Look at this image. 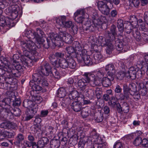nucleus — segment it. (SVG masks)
<instances>
[{
	"label": "nucleus",
	"mask_w": 148,
	"mask_h": 148,
	"mask_svg": "<svg viewBox=\"0 0 148 148\" xmlns=\"http://www.w3.org/2000/svg\"><path fill=\"white\" fill-rule=\"evenodd\" d=\"M102 83L103 86L105 87L110 86L112 85V82L106 77H103L102 79Z\"/></svg>",
	"instance_id": "obj_34"
},
{
	"label": "nucleus",
	"mask_w": 148,
	"mask_h": 148,
	"mask_svg": "<svg viewBox=\"0 0 148 148\" xmlns=\"http://www.w3.org/2000/svg\"><path fill=\"white\" fill-rule=\"evenodd\" d=\"M143 73L140 69H137L136 73V78L140 79L143 76Z\"/></svg>",
	"instance_id": "obj_63"
},
{
	"label": "nucleus",
	"mask_w": 148,
	"mask_h": 148,
	"mask_svg": "<svg viewBox=\"0 0 148 148\" xmlns=\"http://www.w3.org/2000/svg\"><path fill=\"white\" fill-rule=\"evenodd\" d=\"M14 142V144L17 146H19L20 144H22L24 140V136L22 134H19L17 136Z\"/></svg>",
	"instance_id": "obj_20"
},
{
	"label": "nucleus",
	"mask_w": 148,
	"mask_h": 148,
	"mask_svg": "<svg viewBox=\"0 0 148 148\" xmlns=\"http://www.w3.org/2000/svg\"><path fill=\"white\" fill-rule=\"evenodd\" d=\"M84 90V91L81 93H83V94H86V95L88 96H92L94 95V91L91 89H87L86 88Z\"/></svg>",
	"instance_id": "obj_48"
},
{
	"label": "nucleus",
	"mask_w": 148,
	"mask_h": 148,
	"mask_svg": "<svg viewBox=\"0 0 148 148\" xmlns=\"http://www.w3.org/2000/svg\"><path fill=\"white\" fill-rule=\"evenodd\" d=\"M93 144L90 146V148H103L102 147L103 140L101 138L97 135H93L90 141Z\"/></svg>",
	"instance_id": "obj_5"
},
{
	"label": "nucleus",
	"mask_w": 148,
	"mask_h": 148,
	"mask_svg": "<svg viewBox=\"0 0 148 148\" xmlns=\"http://www.w3.org/2000/svg\"><path fill=\"white\" fill-rule=\"evenodd\" d=\"M123 21L121 19H119L117 21L116 25L119 31L121 33L123 32L124 31V27L125 26V24Z\"/></svg>",
	"instance_id": "obj_21"
},
{
	"label": "nucleus",
	"mask_w": 148,
	"mask_h": 148,
	"mask_svg": "<svg viewBox=\"0 0 148 148\" xmlns=\"http://www.w3.org/2000/svg\"><path fill=\"white\" fill-rule=\"evenodd\" d=\"M34 104L32 100L27 99H25L23 102V107L26 108H28L29 107L32 108Z\"/></svg>",
	"instance_id": "obj_27"
},
{
	"label": "nucleus",
	"mask_w": 148,
	"mask_h": 148,
	"mask_svg": "<svg viewBox=\"0 0 148 148\" xmlns=\"http://www.w3.org/2000/svg\"><path fill=\"white\" fill-rule=\"evenodd\" d=\"M85 76L84 75V77L82 79L79 80L78 82V85L79 87V90L80 91V92H83L84 91L87 87L86 85L87 84L86 79H85Z\"/></svg>",
	"instance_id": "obj_14"
},
{
	"label": "nucleus",
	"mask_w": 148,
	"mask_h": 148,
	"mask_svg": "<svg viewBox=\"0 0 148 148\" xmlns=\"http://www.w3.org/2000/svg\"><path fill=\"white\" fill-rule=\"evenodd\" d=\"M20 60L23 65L25 66H28L29 63L31 62L30 59L25 56H21Z\"/></svg>",
	"instance_id": "obj_31"
},
{
	"label": "nucleus",
	"mask_w": 148,
	"mask_h": 148,
	"mask_svg": "<svg viewBox=\"0 0 148 148\" xmlns=\"http://www.w3.org/2000/svg\"><path fill=\"white\" fill-rule=\"evenodd\" d=\"M25 36L27 37L29 39L32 38L33 37L34 38V33H32L31 31H26L25 34Z\"/></svg>",
	"instance_id": "obj_57"
},
{
	"label": "nucleus",
	"mask_w": 148,
	"mask_h": 148,
	"mask_svg": "<svg viewBox=\"0 0 148 148\" xmlns=\"http://www.w3.org/2000/svg\"><path fill=\"white\" fill-rule=\"evenodd\" d=\"M17 128L16 124L12 122H9L8 129L15 130Z\"/></svg>",
	"instance_id": "obj_62"
},
{
	"label": "nucleus",
	"mask_w": 148,
	"mask_h": 148,
	"mask_svg": "<svg viewBox=\"0 0 148 148\" xmlns=\"http://www.w3.org/2000/svg\"><path fill=\"white\" fill-rule=\"evenodd\" d=\"M121 38L122 37L121 36L120 38H118L115 40L116 49L119 51H121L123 50L124 46L126 45L127 42L126 38H123L122 39Z\"/></svg>",
	"instance_id": "obj_9"
},
{
	"label": "nucleus",
	"mask_w": 148,
	"mask_h": 148,
	"mask_svg": "<svg viewBox=\"0 0 148 148\" xmlns=\"http://www.w3.org/2000/svg\"><path fill=\"white\" fill-rule=\"evenodd\" d=\"M97 116L95 119V120L97 123H99L101 122L103 119V116L101 112L97 114Z\"/></svg>",
	"instance_id": "obj_55"
},
{
	"label": "nucleus",
	"mask_w": 148,
	"mask_h": 148,
	"mask_svg": "<svg viewBox=\"0 0 148 148\" xmlns=\"http://www.w3.org/2000/svg\"><path fill=\"white\" fill-rule=\"evenodd\" d=\"M142 38L145 41L148 40V31L143 32L142 33Z\"/></svg>",
	"instance_id": "obj_64"
},
{
	"label": "nucleus",
	"mask_w": 148,
	"mask_h": 148,
	"mask_svg": "<svg viewBox=\"0 0 148 148\" xmlns=\"http://www.w3.org/2000/svg\"><path fill=\"white\" fill-rule=\"evenodd\" d=\"M21 46L23 49H27L33 53V56L31 58L34 59L35 58V56L37 54L36 51V47L35 44L30 40L21 42Z\"/></svg>",
	"instance_id": "obj_4"
},
{
	"label": "nucleus",
	"mask_w": 148,
	"mask_h": 148,
	"mask_svg": "<svg viewBox=\"0 0 148 148\" xmlns=\"http://www.w3.org/2000/svg\"><path fill=\"white\" fill-rule=\"evenodd\" d=\"M78 52L77 51H74L73 52V53H71L68 56L69 57H70V58H72L73 59V58H77L78 60V58L79 56L78 55Z\"/></svg>",
	"instance_id": "obj_59"
},
{
	"label": "nucleus",
	"mask_w": 148,
	"mask_h": 148,
	"mask_svg": "<svg viewBox=\"0 0 148 148\" xmlns=\"http://www.w3.org/2000/svg\"><path fill=\"white\" fill-rule=\"evenodd\" d=\"M18 8L17 5H12L7 8L5 11L6 14H9L10 12H18Z\"/></svg>",
	"instance_id": "obj_25"
},
{
	"label": "nucleus",
	"mask_w": 148,
	"mask_h": 148,
	"mask_svg": "<svg viewBox=\"0 0 148 148\" xmlns=\"http://www.w3.org/2000/svg\"><path fill=\"white\" fill-rule=\"evenodd\" d=\"M75 20L78 23H82L83 21L85 19V18L82 16H75Z\"/></svg>",
	"instance_id": "obj_49"
},
{
	"label": "nucleus",
	"mask_w": 148,
	"mask_h": 148,
	"mask_svg": "<svg viewBox=\"0 0 148 148\" xmlns=\"http://www.w3.org/2000/svg\"><path fill=\"white\" fill-rule=\"evenodd\" d=\"M73 46L75 50L78 52V55L80 56L79 53L82 52V53L84 52L82 49V47L80 43L78 41H74L73 43Z\"/></svg>",
	"instance_id": "obj_22"
},
{
	"label": "nucleus",
	"mask_w": 148,
	"mask_h": 148,
	"mask_svg": "<svg viewBox=\"0 0 148 148\" xmlns=\"http://www.w3.org/2000/svg\"><path fill=\"white\" fill-rule=\"evenodd\" d=\"M105 69L106 71H108V72H112V73H115L114 67L112 64H109L107 65L106 66Z\"/></svg>",
	"instance_id": "obj_42"
},
{
	"label": "nucleus",
	"mask_w": 148,
	"mask_h": 148,
	"mask_svg": "<svg viewBox=\"0 0 148 148\" xmlns=\"http://www.w3.org/2000/svg\"><path fill=\"white\" fill-rule=\"evenodd\" d=\"M49 58L50 62L52 65L56 67H58V59L54 55H50Z\"/></svg>",
	"instance_id": "obj_24"
},
{
	"label": "nucleus",
	"mask_w": 148,
	"mask_h": 148,
	"mask_svg": "<svg viewBox=\"0 0 148 148\" xmlns=\"http://www.w3.org/2000/svg\"><path fill=\"white\" fill-rule=\"evenodd\" d=\"M123 94H120L119 96L116 97L121 100H124L125 99L128 100L132 95L133 93L128 89L127 84H123Z\"/></svg>",
	"instance_id": "obj_6"
},
{
	"label": "nucleus",
	"mask_w": 148,
	"mask_h": 148,
	"mask_svg": "<svg viewBox=\"0 0 148 148\" xmlns=\"http://www.w3.org/2000/svg\"><path fill=\"white\" fill-rule=\"evenodd\" d=\"M14 80H15V79H14L12 75L10 74L7 75L6 77H5V81L11 86H12V84H14Z\"/></svg>",
	"instance_id": "obj_37"
},
{
	"label": "nucleus",
	"mask_w": 148,
	"mask_h": 148,
	"mask_svg": "<svg viewBox=\"0 0 148 148\" xmlns=\"http://www.w3.org/2000/svg\"><path fill=\"white\" fill-rule=\"evenodd\" d=\"M6 69L7 72L12 73L16 77H19L21 75V73L13 67L12 65L9 66Z\"/></svg>",
	"instance_id": "obj_16"
},
{
	"label": "nucleus",
	"mask_w": 148,
	"mask_h": 148,
	"mask_svg": "<svg viewBox=\"0 0 148 148\" xmlns=\"http://www.w3.org/2000/svg\"><path fill=\"white\" fill-rule=\"evenodd\" d=\"M99 10L102 14L105 15H108L110 13V9L108 6L106 5H104L103 7L100 8Z\"/></svg>",
	"instance_id": "obj_36"
},
{
	"label": "nucleus",
	"mask_w": 148,
	"mask_h": 148,
	"mask_svg": "<svg viewBox=\"0 0 148 148\" xmlns=\"http://www.w3.org/2000/svg\"><path fill=\"white\" fill-rule=\"evenodd\" d=\"M11 103V99L10 98H5L0 101V106L3 108L0 110V114L3 118L7 117L10 114L16 116L21 114V110L18 108H13L10 106Z\"/></svg>",
	"instance_id": "obj_3"
},
{
	"label": "nucleus",
	"mask_w": 148,
	"mask_h": 148,
	"mask_svg": "<svg viewBox=\"0 0 148 148\" xmlns=\"http://www.w3.org/2000/svg\"><path fill=\"white\" fill-rule=\"evenodd\" d=\"M142 138L139 137H137L133 142V144L135 146H138L141 145Z\"/></svg>",
	"instance_id": "obj_51"
},
{
	"label": "nucleus",
	"mask_w": 148,
	"mask_h": 148,
	"mask_svg": "<svg viewBox=\"0 0 148 148\" xmlns=\"http://www.w3.org/2000/svg\"><path fill=\"white\" fill-rule=\"evenodd\" d=\"M44 34V32L40 28L36 29V32L34 33V37H36L37 41L38 39L39 38H42L43 37Z\"/></svg>",
	"instance_id": "obj_35"
},
{
	"label": "nucleus",
	"mask_w": 148,
	"mask_h": 148,
	"mask_svg": "<svg viewBox=\"0 0 148 148\" xmlns=\"http://www.w3.org/2000/svg\"><path fill=\"white\" fill-rule=\"evenodd\" d=\"M48 38L50 39L49 36L48 38H46V40L45 41L43 38H39L37 40V42L40 44H42L45 48L48 49L50 44V41Z\"/></svg>",
	"instance_id": "obj_17"
},
{
	"label": "nucleus",
	"mask_w": 148,
	"mask_h": 148,
	"mask_svg": "<svg viewBox=\"0 0 148 148\" xmlns=\"http://www.w3.org/2000/svg\"><path fill=\"white\" fill-rule=\"evenodd\" d=\"M71 108L75 112H78L80 111L82 109V104L80 102L73 101L71 105Z\"/></svg>",
	"instance_id": "obj_15"
},
{
	"label": "nucleus",
	"mask_w": 148,
	"mask_h": 148,
	"mask_svg": "<svg viewBox=\"0 0 148 148\" xmlns=\"http://www.w3.org/2000/svg\"><path fill=\"white\" fill-rule=\"evenodd\" d=\"M107 75V77H106V79H108L111 82L114 80L115 76V73H112V72H108Z\"/></svg>",
	"instance_id": "obj_50"
},
{
	"label": "nucleus",
	"mask_w": 148,
	"mask_h": 148,
	"mask_svg": "<svg viewBox=\"0 0 148 148\" xmlns=\"http://www.w3.org/2000/svg\"><path fill=\"white\" fill-rule=\"evenodd\" d=\"M73 101V100L69 97H67L64 98L62 102V105L65 107L69 105L71 103H72Z\"/></svg>",
	"instance_id": "obj_41"
},
{
	"label": "nucleus",
	"mask_w": 148,
	"mask_h": 148,
	"mask_svg": "<svg viewBox=\"0 0 148 148\" xmlns=\"http://www.w3.org/2000/svg\"><path fill=\"white\" fill-rule=\"evenodd\" d=\"M84 76H85L87 83H88L92 87H95L98 85L97 80L95 76L93 74L85 73Z\"/></svg>",
	"instance_id": "obj_8"
},
{
	"label": "nucleus",
	"mask_w": 148,
	"mask_h": 148,
	"mask_svg": "<svg viewBox=\"0 0 148 148\" xmlns=\"http://www.w3.org/2000/svg\"><path fill=\"white\" fill-rule=\"evenodd\" d=\"M21 103L20 99L16 98L13 101L12 105L14 107L18 106L20 105Z\"/></svg>",
	"instance_id": "obj_61"
},
{
	"label": "nucleus",
	"mask_w": 148,
	"mask_h": 148,
	"mask_svg": "<svg viewBox=\"0 0 148 148\" xmlns=\"http://www.w3.org/2000/svg\"><path fill=\"white\" fill-rule=\"evenodd\" d=\"M78 92L76 90L72 91L69 95V97H70L72 100L75 99L77 97Z\"/></svg>",
	"instance_id": "obj_53"
},
{
	"label": "nucleus",
	"mask_w": 148,
	"mask_h": 148,
	"mask_svg": "<svg viewBox=\"0 0 148 148\" xmlns=\"http://www.w3.org/2000/svg\"><path fill=\"white\" fill-rule=\"evenodd\" d=\"M58 64L60 67L64 69L68 68V56L66 58H62L59 60Z\"/></svg>",
	"instance_id": "obj_18"
},
{
	"label": "nucleus",
	"mask_w": 148,
	"mask_h": 148,
	"mask_svg": "<svg viewBox=\"0 0 148 148\" xmlns=\"http://www.w3.org/2000/svg\"><path fill=\"white\" fill-rule=\"evenodd\" d=\"M19 57L17 54H15L13 56V59L12 62L15 63L13 65V67L14 69L18 71V72H21L23 71V69L22 66L19 64H18L19 62Z\"/></svg>",
	"instance_id": "obj_13"
},
{
	"label": "nucleus",
	"mask_w": 148,
	"mask_h": 148,
	"mask_svg": "<svg viewBox=\"0 0 148 148\" xmlns=\"http://www.w3.org/2000/svg\"><path fill=\"white\" fill-rule=\"evenodd\" d=\"M132 35L134 38L138 41H140L142 39V37L140 35V33L138 30H136V29H133L132 32Z\"/></svg>",
	"instance_id": "obj_32"
},
{
	"label": "nucleus",
	"mask_w": 148,
	"mask_h": 148,
	"mask_svg": "<svg viewBox=\"0 0 148 148\" xmlns=\"http://www.w3.org/2000/svg\"><path fill=\"white\" fill-rule=\"evenodd\" d=\"M68 68L72 69L75 68L76 65L75 61L72 58H70L68 56Z\"/></svg>",
	"instance_id": "obj_29"
},
{
	"label": "nucleus",
	"mask_w": 148,
	"mask_h": 148,
	"mask_svg": "<svg viewBox=\"0 0 148 148\" xmlns=\"http://www.w3.org/2000/svg\"><path fill=\"white\" fill-rule=\"evenodd\" d=\"M58 34L51 33L49 38L52 43L58 47H60L63 45V42L68 44H71L74 40L73 37L66 32V29L64 27L58 28Z\"/></svg>",
	"instance_id": "obj_2"
},
{
	"label": "nucleus",
	"mask_w": 148,
	"mask_h": 148,
	"mask_svg": "<svg viewBox=\"0 0 148 148\" xmlns=\"http://www.w3.org/2000/svg\"><path fill=\"white\" fill-rule=\"evenodd\" d=\"M117 109L119 113L123 112L125 113H127L129 111V107L127 103L123 102L121 105L119 103L117 105Z\"/></svg>",
	"instance_id": "obj_12"
},
{
	"label": "nucleus",
	"mask_w": 148,
	"mask_h": 148,
	"mask_svg": "<svg viewBox=\"0 0 148 148\" xmlns=\"http://www.w3.org/2000/svg\"><path fill=\"white\" fill-rule=\"evenodd\" d=\"M80 56L78 58V61L79 62H83L85 65L89 66L92 65L93 62L89 55H88L84 52L82 53L80 52Z\"/></svg>",
	"instance_id": "obj_7"
},
{
	"label": "nucleus",
	"mask_w": 148,
	"mask_h": 148,
	"mask_svg": "<svg viewBox=\"0 0 148 148\" xmlns=\"http://www.w3.org/2000/svg\"><path fill=\"white\" fill-rule=\"evenodd\" d=\"M51 148H58L60 146V142L58 140L52 139L50 142Z\"/></svg>",
	"instance_id": "obj_28"
},
{
	"label": "nucleus",
	"mask_w": 148,
	"mask_h": 148,
	"mask_svg": "<svg viewBox=\"0 0 148 148\" xmlns=\"http://www.w3.org/2000/svg\"><path fill=\"white\" fill-rule=\"evenodd\" d=\"M61 123L62 124L65 125V128L63 129L62 130L63 132H64V133H66L65 132L66 130H67V134L68 135H69L70 134V132L71 129H70L67 126L68 124V122L66 120H64Z\"/></svg>",
	"instance_id": "obj_38"
},
{
	"label": "nucleus",
	"mask_w": 148,
	"mask_h": 148,
	"mask_svg": "<svg viewBox=\"0 0 148 148\" xmlns=\"http://www.w3.org/2000/svg\"><path fill=\"white\" fill-rule=\"evenodd\" d=\"M23 55H22L21 56H25L26 57H28L29 59H30V54H32L33 53L32 52L30 51H29L27 49H23Z\"/></svg>",
	"instance_id": "obj_54"
},
{
	"label": "nucleus",
	"mask_w": 148,
	"mask_h": 148,
	"mask_svg": "<svg viewBox=\"0 0 148 148\" xmlns=\"http://www.w3.org/2000/svg\"><path fill=\"white\" fill-rule=\"evenodd\" d=\"M102 89L101 88H97L96 89V97L97 99H100L102 96Z\"/></svg>",
	"instance_id": "obj_60"
},
{
	"label": "nucleus",
	"mask_w": 148,
	"mask_h": 148,
	"mask_svg": "<svg viewBox=\"0 0 148 148\" xmlns=\"http://www.w3.org/2000/svg\"><path fill=\"white\" fill-rule=\"evenodd\" d=\"M0 87L1 88L4 90H12L11 88L13 87L12 86H11L7 82H3L2 83L0 84Z\"/></svg>",
	"instance_id": "obj_44"
},
{
	"label": "nucleus",
	"mask_w": 148,
	"mask_h": 148,
	"mask_svg": "<svg viewBox=\"0 0 148 148\" xmlns=\"http://www.w3.org/2000/svg\"><path fill=\"white\" fill-rule=\"evenodd\" d=\"M107 47L106 49V52L108 54H110L112 52V51L113 50V45L111 43L107 45L106 46Z\"/></svg>",
	"instance_id": "obj_56"
},
{
	"label": "nucleus",
	"mask_w": 148,
	"mask_h": 148,
	"mask_svg": "<svg viewBox=\"0 0 148 148\" xmlns=\"http://www.w3.org/2000/svg\"><path fill=\"white\" fill-rule=\"evenodd\" d=\"M116 100L115 98V97H111V99L109 101L108 103L109 105L112 108L115 107V106L117 108V105L119 103H117Z\"/></svg>",
	"instance_id": "obj_40"
},
{
	"label": "nucleus",
	"mask_w": 148,
	"mask_h": 148,
	"mask_svg": "<svg viewBox=\"0 0 148 148\" xmlns=\"http://www.w3.org/2000/svg\"><path fill=\"white\" fill-rule=\"evenodd\" d=\"M137 69L131 67L129 69L128 73L130 78L133 80L136 78Z\"/></svg>",
	"instance_id": "obj_26"
},
{
	"label": "nucleus",
	"mask_w": 148,
	"mask_h": 148,
	"mask_svg": "<svg viewBox=\"0 0 148 148\" xmlns=\"http://www.w3.org/2000/svg\"><path fill=\"white\" fill-rule=\"evenodd\" d=\"M127 87L128 89L132 93H134L137 91L136 86L134 83H131L128 85L127 84Z\"/></svg>",
	"instance_id": "obj_39"
},
{
	"label": "nucleus",
	"mask_w": 148,
	"mask_h": 148,
	"mask_svg": "<svg viewBox=\"0 0 148 148\" xmlns=\"http://www.w3.org/2000/svg\"><path fill=\"white\" fill-rule=\"evenodd\" d=\"M139 89V93L140 95L142 96H145L147 93V89L145 87H144L140 88Z\"/></svg>",
	"instance_id": "obj_58"
},
{
	"label": "nucleus",
	"mask_w": 148,
	"mask_h": 148,
	"mask_svg": "<svg viewBox=\"0 0 148 148\" xmlns=\"http://www.w3.org/2000/svg\"><path fill=\"white\" fill-rule=\"evenodd\" d=\"M125 74L123 71H120L116 75V77L117 79L119 80H122L125 77Z\"/></svg>",
	"instance_id": "obj_52"
},
{
	"label": "nucleus",
	"mask_w": 148,
	"mask_h": 148,
	"mask_svg": "<svg viewBox=\"0 0 148 148\" xmlns=\"http://www.w3.org/2000/svg\"><path fill=\"white\" fill-rule=\"evenodd\" d=\"M93 19V27H95V29L96 28L100 26L101 22L100 21L99 19L98 18L97 15L95 17H92Z\"/></svg>",
	"instance_id": "obj_33"
},
{
	"label": "nucleus",
	"mask_w": 148,
	"mask_h": 148,
	"mask_svg": "<svg viewBox=\"0 0 148 148\" xmlns=\"http://www.w3.org/2000/svg\"><path fill=\"white\" fill-rule=\"evenodd\" d=\"M125 27H124V30L126 33L130 34L132 31H133V30H132V25L130 24H125Z\"/></svg>",
	"instance_id": "obj_45"
},
{
	"label": "nucleus",
	"mask_w": 148,
	"mask_h": 148,
	"mask_svg": "<svg viewBox=\"0 0 148 148\" xmlns=\"http://www.w3.org/2000/svg\"><path fill=\"white\" fill-rule=\"evenodd\" d=\"M99 42L100 43V45L102 46H106L107 45H109L110 43H109L108 42H106V40L102 36L99 37Z\"/></svg>",
	"instance_id": "obj_46"
},
{
	"label": "nucleus",
	"mask_w": 148,
	"mask_h": 148,
	"mask_svg": "<svg viewBox=\"0 0 148 148\" xmlns=\"http://www.w3.org/2000/svg\"><path fill=\"white\" fill-rule=\"evenodd\" d=\"M14 25V23L13 21L8 18L1 16L0 17V26L3 27L5 26L11 27Z\"/></svg>",
	"instance_id": "obj_10"
},
{
	"label": "nucleus",
	"mask_w": 148,
	"mask_h": 148,
	"mask_svg": "<svg viewBox=\"0 0 148 148\" xmlns=\"http://www.w3.org/2000/svg\"><path fill=\"white\" fill-rule=\"evenodd\" d=\"M31 108L30 109L27 110L34 116L38 110V106L37 104H34V106Z\"/></svg>",
	"instance_id": "obj_47"
},
{
	"label": "nucleus",
	"mask_w": 148,
	"mask_h": 148,
	"mask_svg": "<svg viewBox=\"0 0 148 148\" xmlns=\"http://www.w3.org/2000/svg\"><path fill=\"white\" fill-rule=\"evenodd\" d=\"M66 19L65 16H61L57 18L56 20V23L61 26H63Z\"/></svg>",
	"instance_id": "obj_30"
},
{
	"label": "nucleus",
	"mask_w": 148,
	"mask_h": 148,
	"mask_svg": "<svg viewBox=\"0 0 148 148\" xmlns=\"http://www.w3.org/2000/svg\"><path fill=\"white\" fill-rule=\"evenodd\" d=\"M66 93L65 90L63 88H60L58 90L57 96L62 98L64 97L66 95Z\"/></svg>",
	"instance_id": "obj_43"
},
{
	"label": "nucleus",
	"mask_w": 148,
	"mask_h": 148,
	"mask_svg": "<svg viewBox=\"0 0 148 148\" xmlns=\"http://www.w3.org/2000/svg\"><path fill=\"white\" fill-rule=\"evenodd\" d=\"M49 74H51L53 76L58 79L60 78L59 72L55 69L52 70V68L48 63L40 66L35 73L32 76L33 80L29 83L30 87L34 90L39 91L42 89L41 86H47L48 84L47 81L42 77L47 76Z\"/></svg>",
	"instance_id": "obj_1"
},
{
	"label": "nucleus",
	"mask_w": 148,
	"mask_h": 148,
	"mask_svg": "<svg viewBox=\"0 0 148 148\" xmlns=\"http://www.w3.org/2000/svg\"><path fill=\"white\" fill-rule=\"evenodd\" d=\"M90 113V109L88 107H86L82 108L81 110V114L83 118H85L89 116Z\"/></svg>",
	"instance_id": "obj_23"
},
{
	"label": "nucleus",
	"mask_w": 148,
	"mask_h": 148,
	"mask_svg": "<svg viewBox=\"0 0 148 148\" xmlns=\"http://www.w3.org/2000/svg\"><path fill=\"white\" fill-rule=\"evenodd\" d=\"M93 57L95 60L94 63L96 64L102 62L103 60V56L99 52L95 53Z\"/></svg>",
	"instance_id": "obj_19"
},
{
	"label": "nucleus",
	"mask_w": 148,
	"mask_h": 148,
	"mask_svg": "<svg viewBox=\"0 0 148 148\" xmlns=\"http://www.w3.org/2000/svg\"><path fill=\"white\" fill-rule=\"evenodd\" d=\"M82 28L84 32L86 33L93 32L95 30V27H93L90 21H86Z\"/></svg>",
	"instance_id": "obj_11"
}]
</instances>
